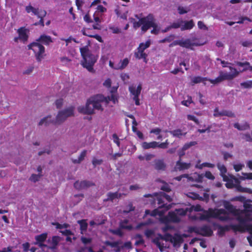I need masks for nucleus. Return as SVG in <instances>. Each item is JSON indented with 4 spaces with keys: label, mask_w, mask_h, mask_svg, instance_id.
<instances>
[{
    "label": "nucleus",
    "mask_w": 252,
    "mask_h": 252,
    "mask_svg": "<svg viewBox=\"0 0 252 252\" xmlns=\"http://www.w3.org/2000/svg\"><path fill=\"white\" fill-rule=\"evenodd\" d=\"M80 51L83 58L81 62L82 65L89 71L94 72L93 66L97 61V57L92 53L88 46L80 48Z\"/></svg>",
    "instance_id": "obj_4"
},
{
    "label": "nucleus",
    "mask_w": 252,
    "mask_h": 252,
    "mask_svg": "<svg viewBox=\"0 0 252 252\" xmlns=\"http://www.w3.org/2000/svg\"><path fill=\"white\" fill-rule=\"evenodd\" d=\"M112 137H113L114 142L115 143H116L118 146H120L119 139L117 135L116 134L114 133L113 134Z\"/></svg>",
    "instance_id": "obj_64"
},
{
    "label": "nucleus",
    "mask_w": 252,
    "mask_h": 252,
    "mask_svg": "<svg viewBox=\"0 0 252 252\" xmlns=\"http://www.w3.org/2000/svg\"><path fill=\"white\" fill-rule=\"evenodd\" d=\"M93 185V183L87 181H77L74 184V187L78 189H83Z\"/></svg>",
    "instance_id": "obj_16"
},
{
    "label": "nucleus",
    "mask_w": 252,
    "mask_h": 252,
    "mask_svg": "<svg viewBox=\"0 0 252 252\" xmlns=\"http://www.w3.org/2000/svg\"><path fill=\"white\" fill-rule=\"evenodd\" d=\"M33 69H34L33 66H30L27 68L26 70H25L23 72V74H30V73H31L32 72Z\"/></svg>",
    "instance_id": "obj_52"
},
{
    "label": "nucleus",
    "mask_w": 252,
    "mask_h": 252,
    "mask_svg": "<svg viewBox=\"0 0 252 252\" xmlns=\"http://www.w3.org/2000/svg\"><path fill=\"white\" fill-rule=\"evenodd\" d=\"M243 176L240 178L242 180H252V173H242Z\"/></svg>",
    "instance_id": "obj_46"
},
{
    "label": "nucleus",
    "mask_w": 252,
    "mask_h": 252,
    "mask_svg": "<svg viewBox=\"0 0 252 252\" xmlns=\"http://www.w3.org/2000/svg\"><path fill=\"white\" fill-rule=\"evenodd\" d=\"M152 222H153V221L152 220H149L148 222H141V223L138 224L137 225L136 228L137 229H139L141 227H142L143 226L146 225H147L148 224H150V223H151Z\"/></svg>",
    "instance_id": "obj_60"
},
{
    "label": "nucleus",
    "mask_w": 252,
    "mask_h": 252,
    "mask_svg": "<svg viewBox=\"0 0 252 252\" xmlns=\"http://www.w3.org/2000/svg\"><path fill=\"white\" fill-rule=\"evenodd\" d=\"M129 61L128 59L126 58L123 60H121L119 65L117 67H114L116 69H123L125 68L128 64Z\"/></svg>",
    "instance_id": "obj_32"
},
{
    "label": "nucleus",
    "mask_w": 252,
    "mask_h": 252,
    "mask_svg": "<svg viewBox=\"0 0 252 252\" xmlns=\"http://www.w3.org/2000/svg\"><path fill=\"white\" fill-rule=\"evenodd\" d=\"M53 224L55 225L57 229H63L64 228H67L69 226V225L66 223L61 224L59 223H53Z\"/></svg>",
    "instance_id": "obj_47"
},
{
    "label": "nucleus",
    "mask_w": 252,
    "mask_h": 252,
    "mask_svg": "<svg viewBox=\"0 0 252 252\" xmlns=\"http://www.w3.org/2000/svg\"><path fill=\"white\" fill-rule=\"evenodd\" d=\"M187 195L193 199H202V197H200L199 195L197 193L192 192H189L188 193H187Z\"/></svg>",
    "instance_id": "obj_43"
},
{
    "label": "nucleus",
    "mask_w": 252,
    "mask_h": 252,
    "mask_svg": "<svg viewBox=\"0 0 252 252\" xmlns=\"http://www.w3.org/2000/svg\"><path fill=\"white\" fill-rule=\"evenodd\" d=\"M226 116L229 117H232L234 118L235 117L234 114L230 111H227V110H222L221 111H220L218 113H215L214 114V116L217 117H220V116Z\"/></svg>",
    "instance_id": "obj_26"
},
{
    "label": "nucleus",
    "mask_w": 252,
    "mask_h": 252,
    "mask_svg": "<svg viewBox=\"0 0 252 252\" xmlns=\"http://www.w3.org/2000/svg\"><path fill=\"white\" fill-rule=\"evenodd\" d=\"M60 232L62 233V234L66 236H70L73 235L72 232L69 230H61Z\"/></svg>",
    "instance_id": "obj_61"
},
{
    "label": "nucleus",
    "mask_w": 252,
    "mask_h": 252,
    "mask_svg": "<svg viewBox=\"0 0 252 252\" xmlns=\"http://www.w3.org/2000/svg\"><path fill=\"white\" fill-rule=\"evenodd\" d=\"M234 126L239 130H245L250 129V125L247 122H245L242 125H240L239 123H235L234 125Z\"/></svg>",
    "instance_id": "obj_31"
},
{
    "label": "nucleus",
    "mask_w": 252,
    "mask_h": 252,
    "mask_svg": "<svg viewBox=\"0 0 252 252\" xmlns=\"http://www.w3.org/2000/svg\"><path fill=\"white\" fill-rule=\"evenodd\" d=\"M168 145V140H166V141L164 143H159L158 142V145L157 147H158L161 149H166L167 148Z\"/></svg>",
    "instance_id": "obj_50"
},
{
    "label": "nucleus",
    "mask_w": 252,
    "mask_h": 252,
    "mask_svg": "<svg viewBox=\"0 0 252 252\" xmlns=\"http://www.w3.org/2000/svg\"><path fill=\"white\" fill-rule=\"evenodd\" d=\"M193 211L199 212L202 211L201 206L196 205H193L189 208H186L185 209H176L174 212H169L165 219L166 221L178 222L180 220V216L186 215L188 212L191 213Z\"/></svg>",
    "instance_id": "obj_5"
},
{
    "label": "nucleus",
    "mask_w": 252,
    "mask_h": 252,
    "mask_svg": "<svg viewBox=\"0 0 252 252\" xmlns=\"http://www.w3.org/2000/svg\"><path fill=\"white\" fill-rule=\"evenodd\" d=\"M158 142L156 141H153L150 143L144 142L142 143V147L144 149H148L150 148H156L158 147Z\"/></svg>",
    "instance_id": "obj_30"
},
{
    "label": "nucleus",
    "mask_w": 252,
    "mask_h": 252,
    "mask_svg": "<svg viewBox=\"0 0 252 252\" xmlns=\"http://www.w3.org/2000/svg\"><path fill=\"white\" fill-rule=\"evenodd\" d=\"M243 138L246 141L251 142L252 141V138L249 134H245L243 136Z\"/></svg>",
    "instance_id": "obj_63"
},
{
    "label": "nucleus",
    "mask_w": 252,
    "mask_h": 252,
    "mask_svg": "<svg viewBox=\"0 0 252 252\" xmlns=\"http://www.w3.org/2000/svg\"><path fill=\"white\" fill-rule=\"evenodd\" d=\"M169 132L171 133L173 136L180 138L182 135H185L186 133L183 134L182 132V130L180 129H177L172 131H170Z\"/></svg>",
    "instance_id": "obj_39"
},
{
    "label": "nucleus",
    "mask_w": 252,
    "mask_h": 252,
    "mask_svg": "<svg viewBox=\"0 0 252 252\" xmlns=\"http://www.w3.org/2000/svg\"><path fill=\"white\" fill-rule=\"evenodd\" d=\"M128 220H125L122 221L120 223V227L122 228L126 229L127 230H131L132 228V227L131 225L128 224Z\"/></svg>",
    "instance_id": "obj_38"
},
{
    "label": "nucleus",
    "mask_w": 252,
    "mask_h": 252,
    "mask_svg": "<svg viewBox=\"0 0 252 252\" xmlns=\"http://www.w3.org/2000/svg\"><path fill=\"white\" fill-rule=\"evenodd\" d=\"M48 234L44 233L35 236V242H44L47 238Z\"/></svg>",
    "instance_id": "obj_35"
},
{
    "label": "nucleus",
    "mask_w": 252,
    "mask_h": 252,
    "mask_svg": "<svg viewBox=\"0 0 252 252\" xmlns=\"http://www.w3.org/2000/svg\"><path fill=\"white\" fill-rule=\"evenodd\" d=\"M194 45H196V44L191 42L190 39H187L185 40L182 39L181 40V46L182 47H185L186 48H189L191 46Z\"/></svg>",
    "instance_id": "obj_28"
},
{
    "label": "nucleus",
    "mask_w": 252,
    "mask_h": 252,
    "mask_svg": "<svg viewBox=\"0 0 252 252\" xmlns=\"http://www.w3.org/2000/svg\"><path fill=\"white\" fill-rule=\"evenodd\" d=\"M198 28L200 29L207 30L208 29L206 26L202 21H199L197 23Z\"/></svg>",
    "instance_id": "obj_56"
},
{
    "label": "nucleus",
    "mask_w": 252,
    "mask_h": 252,
    "mask_svg": "<svg viewBox=\"0 0 252 252\" xmlns=\"http://www.w3.org/2000/svg\"><path fill=\"white\" fill-rule=\"evenodd\" d=\"M143 45V43H141L137 48V51L134 53V56L138 59H143L145 63H147V55L144 53V51L141 49V47Z\"/></svg>",
    "instance_id": "obj_19"
},
{
    "label": "nucleus",
    "mask_w": 252,
    "mask_h": 252,
    "mask_svg": "<svg viewBox=\"0 0 252 252\" xmlns=\"http://www.w3.org/2000/svg\"><path fill=\"white\" fill-rule=\"evenodd\" d=\"M151 14H149L147 16L139 19V20L137 22L133 18H130L129 20L133 24V28L137 29L141 25H142V26H145L148 23L149 20L151 19Z\"/></svg>",
    "instance_id": "obj_14"
},
{
    "label": "nucleus",
    "mask_w": 252,
    "mask_h": 252,
    "mask_svg": "<svg viewBox=\"0 0 252 252\" xmlns=\"http://www.w3.org/2000/svg\"><path fill=\"white\" fill-rule=\"evenodd\" d=\"M74 116V108L70 107L58 112L55 119L56 125H61L68 118Z\"/></svg>",
    "instance_id": "obj_7"
},
{
    "label": "nucleus",
    "mask_w": 252,
    "mask_h": 252,
    "mask_svg": "<svg viewBox=\"0 0 252 252\" xmlns=\"http://www.w3.org/2000/svg\"><path fill=\"white\" fill-rule=\"evenodd\" d=\"M166 199L167 201L170 202L172 201L171 197L164 192H160V194L157 196V200L158 203L159 205V207L150 212L149 210L145 211V215H150L151 216H159L161 217L164 213L168 210L171 207V204L167 205L164 204V200Z\"/></svg>",
    "instance_id": "obj_3"
},
{
    "label": "nucleus",
    "mask_w": 252,
    "mask_h": 252,
    "mask_svg": "<svg viewBox=\"0 0 252 252\" xmlns=\"http://www.w3.org/2000/svg\"><path fill=\"white\" fill-rule=\"evenodd\" d=\"M244 207L246 212L239 213L237 216V219L241 224L244 223L246 221L252 220V218L249 216L248 212H252V203L250 200H246L244 202Z\"/></svg>",
    "instance_id": "obj_8"
},
{
    "label": "nucleus",
    "mask_w": 252,
    "mask_h": 252,
    "mask_svg": "<svg viewBox=\"0 0 252 252\" xmlns=\"http://www.w3.org/2000/svg\"><path fill=\"white\" fill-rule=\"evenodd\" d=\"M198 232L200 234L205 236H211L213 233L211 228L208 226H203L199 228L198 229Z\"/></svg>",
    "instance_id": "obj_20"
},
{
    "label": "nucleus",
    "mask_w": 252,
    "mask_h": 252,
    "mask_svg": "<svg viewBox=\"0 0 252 252\" xmlns=\"http://www.w3.org/2000/svg\"><path fill=\"white\" fill-rule=\"evenodd\" d=\"M241 87L248 89L252 87V81H247L246 82H242L240 83Z\"/></svg>",
    "instance_id": "obj_45"
},
{
    "label": "nucleus",
    "mask_w": 252,
    "mask_h": 252,
    "mask_svg": "<svg viewBox=\"0 0 252 252\" xmlns=\"http://www.w3.org/2000/svg\"><path fill=\"white\" fill-rule=\"evenodd\" d=\"M233 167L236 171H239L244 167V164L242 163L234 164Z\"/></svg>",
    "instance_id": "obj_48"
},
{
    "label": "nucleus",
    "mask_w": 252,
    "mask_h": 252,
    "mask_svg": "<svg viewBox=\"0 0 252 252\" xmlns=\"http://www.w3.org/2000/svg\"><path fill=\"white\" fill-rule=\"evenodd\" d=\"M203 177V176L202 174H199L198 173H194L191 175H189L187 179L189 181L200 182L202 181Z\"/></svg>",
    "instance_id": "obj_22"
},
{
    "label": "nucleus",
    "mask_w": 252,
    "mask_h": 252,
    "mask_svg": "<svg viewBox=\"0 0 252 252\" xmlns=\"http://www.w3.org/2000/svg\"><path fill=\"white\" fill-rule=\"evenodd\" d=\"M227 183L225 184L227 188L231 189L236 188L237 189L241 192H251V189L248 188H244L240 185V182L239 180L234 178V177H228L227 181H225Z\"/></svg>",
    "instance_id": "obj_12"
},
{
    "label": "nucleus",
    "mask_w": 252,
    "mask_h": 252,
    "mask_svg": "<svg viewBox=\"0 0 252 252\" xmlns=\"http://www.w3.org/2000/svg\"><path fill=\"white\" fill-rule=\"evenodd\" d=\"M174 35H171L169 37H166V38L163 39L160 42L161 43H164V42H165L166 41L170 42V41H171L174 39Z\"/></svg>",
    "instance_id": "obj_51"
},
{
    "label": "nucleus",
    "mask_w": 252,
    "mask_h": 252,
    "mask_svg": "<svg viewBox=\"0 0 252 252\" xmlns=\"http://www.w3.org/2000/svg\"><path fill=\"white\" fill-rule=\"evenodd\" d=\"M110 101H112L114 103H115L117 101V99L114 94H112L111 96L104 97V99L103 100L102 102L105 101L106 102V103H108Z\"/></svg>",
    "instance_id": "obj_42"
},
{
    "label": "nucleus",
    "mask_w": 252,
    "mask_h": 252,
    "mask_svg": "<svg viewBox=\"0 0 252 252\" xmlns=\"http://www.w3.org/2000/svg\"><path fill=\"white\" fill-rule=\"evenodd\" d=\"M63 103V100L62 99H57L55 102V105L58 109L60 108L62 106Z\"/></svg>",
    "instance_id": "obj_54"
},
{
    "label": "nucleus",
    "mask_w": 252,
    "mask_h": 252,
    "mask_svg": "<svg viewBox=\"0 0 252 252\" xmlns=\"http://www.w3.org/2000/svg\"><path fill=\"white\" fill-rule=\"evenodd\" d=\"M105 244L108 246H109L112 248L113 247H116L118 245V243L117 242H111L109 241H106L105 242Z\"/></svg>",
    "instance_id": "obj_59"
},
{
    "label": "nucleus",
    "mask_w": 252,
    "mask_h": 252,
    "mask_svg": "<svg viewBox=\"0 0 252 252\" xmlns=\"http://www.w3.org/2000/svg\"><path fill=\"white\" fill-rule=\"evenodd\" d=\"M183 238L180 235L175 234L172 237L171 243L173 244L174 247H179L180 246L181 244L183 243Z\"/></svg>",
    "instance_id": "obj_21"
},
{
    "label": "nucleus",
    "mask_w": 252,
    "mask_h": 252,
    "mask_svg": "<svg viewBox=\"0 0 252 252\" xmlns=\"http://www.w3.org/2000/svg\"><path fill=\"white\" fill-rule=\"evenodd\" d=\"M154 167L157 170H164L165 165L162 160L158 159L155 160Z\"/></svg>",
    "instance_id": "obj_34"
},
{
    "label": "nucleus",
    "mask_w": 252,
    "mask_h": 252,
    "mask_svg": "<svg viewBox=\"0 0 252 252\" xmlns=\"http://www.w3.org/2000/svg\"><path fill=\"white\" fill-rule=\"evenodd\" d=\"M229 68L231 70V72L228 73L220 71L219 76L217 78L215 79H207V80L212 84H217L224 80H232L239 75L240 72L236 68L232 66H229Z\"/></svg>",
    "instance_id": "obj_6"
},
{
    "label": "nucleus",
    "mask_w": 252,
    "mask_h": 252,
    "mask_svg": "<svg viewBox=\"0 0 252 252\" xmlns=\"http://www.w3.org/2000/svg\"><path fill=\"white\" fill-rule=\"evenodd\" d=\"M183 24L181 26V31H185L191 29L194 26V23L192 20L190 21H184L183 20Z\"/></svg>",
    "instance_id": "obj_23"
},
{
    "label": "nucleus",
    "mask_w": 252,
    "mask_h": 252,
    "mask_svg": "<svg viewBox=\"0 0 252 252\" xmlns=\"http://www.w3.org/2000/svg\"><path fill=\"white\" fill-rule=\"evenodd\" d=\"M18 32L19 33V38L20 39L23 41L27 40L28 36L27 34L26 30L24 28H21L19 29L18 31Z\"/></svg>",
    "instance_id": "obj_27"
},
{
    "label": "nucleus",
    "mask_w": 252,
    "mask_h": 252,
    "mask_svg": "<svg viewBox=\"0 0 252 252\" xmlns=\"http://www.w3.org/2000/svg\"><path fill=\"white\" fill-rule=\"evenodd\" d=\"M250 230L251 231V234L247 237V239L251 246H252V225L250 226Z\"/></svg>",
    "instance_id": "obj_62"
},
{
    "label": "nucleus",
    "mask_w": 252,
    "mask_h": 252,
    "mask_svg": "<svg viewBox=\"0 0 252 252\" xmlns=\"http://www.w3.org/2000/svg\"><path fill=\"white\" fill-rule=\"evenodd\" d=\"M36 41L40 42L45 45H49L53 42L51 36L45 34L41 35Z\"/></svg>",
    "instance_id": "obj_24"
},
{
    "label": "nucleus",
    "mask_w": 252,
    "mask_h": 252,
    "mask_svg": "<svg viewBox=\"0 0 252 252\" xmlns=\"http://www.w3.org/2000/svg\"><path fill=\"white\" fill-rule=\"evenodd\" d=\"M149 20L148 23L144 26L141 27V30L143 32H145L151 27L153 28L151 32L152 34H158L160 31V27L156 23V20L154 18L153 14H151V17Z\"/></svg>",
    "instance_id": "obj_13"
},
{
    "label": "nucleus",
    "mask_w": 252,
    "mask_h": 252,
    "mask_svg": "<svg viewBox=\"0 0 252 252\" xmlns=\"http://www.w3.org/2000/svg\"><path fill=\"white\" fill-rule=\"evenodd\" d=\"M61 241V238L59 236H54L51 239H48V242L49 244L48 248L51 250H54L57 248L59 243Z\"/></svg>",
    "instance_id": "obj_18"
},
{
    "label": "nucleus",
    "mask_w": 252,
    "mask_h": 252,
    "mask_svg": "<svg viewBox=\"0 0 252 252\" xmlns=\"http://www.w3.org/2000/svg\"><path fill=\"white\" fill-rule=\"evenodd\" d=\"M172 237L173 236L168 233H166L163 236L161 234H158L155 238L153 239V242L157 245L160 252H163L165 247L164 246L163 240L171 242Z\"/></svg>",
    "instance_id": "obj_11"
},
{
    "label": "nucleus",
    "mask_w": 252,
    "mask_h": 252,
    "mask_svg": "<svg viewBox=\"0 0 252 252\" xmlns=\"http://www.w3.org/2000/svg\"><path fill=\"white\" fill-rule=\"evenodd\" d=\"M204 176L208 179L212 180H213L215 179L214 176L209 171L206 172Z\"/></svg>",
    "instance_id": "obj_53"
},
{
    "label": "nucleus",
    "mask_w": 252,
    "mask_h": 252,
    "mask_svg": "<svg viewBox=\"0 0 252 252\" xmlns=\"http://www.w3.org/2000/svg\"><path fill=\"white\" fill-rule=\"evenodd\" d=\"M204 166H208V167H213V166L212 164L208 163H203L200 165H198V164L196 165V167L200 168V169H201Z\"/></svg>",
    "instance_id": "obj_55"
},
{
    "label": "nucleus",
    "mask_w": 252,
    "mask_h": 252,
    "mask_svg": "<svg viewBox=\"0 0 252 252\" xmlns=\"http://www.w3.org/2000/svg\"><path fill=\"white\" fill-rule=\"evenodd\" d=\"M223 205L229 213L222 209H209L208 211H204L203 214H199L198 216H195L194 219L208 221L211 218H217L220 220L226 221L230 220L233 216H235L237 219V216L239 215L238 211L228 202L224 201Z\"/></svg>",
    "instance_id": "obj_1"
},
{
    "label": "nucleus",
    "mask_w": 252,
    "mask_h": 252,
    "mask_svg": "<svg viewBox=\"0 0 252 252\" xmlns=\"http://www.w3.org/2000/svg\"><path fill=\"white\" fill-rule=\"evenodd\" d=\"M232 228L235 231H242L243 230V227L240 224L233 225Z\"/></svg>",
    "instance_id": "obj_57"
},
{
    "label": "nucleus",
    "mask_w": 252,
    "mask_h": 252,
    "mask_svg": "<svg viewBox=\"0 0 252 252\" xmlns=\"http://www.w3.org/2000/svg\"><path fill=\"white\" fill-rule=\"evenodd\" d=\"M190 166V163L183 162L180 160L178 161L175 167L176 170H182L187 169Z\"/></svg>",
    "instance_id": "obj_25"
},
{
    "label": "nucleus",
    "mask_w": 252,
    "mask_h": 252,
    "mask_svg": "<svg viewBox=\"0 0 252 252\" xmlns=\"http://www.w3.org/2000/svg\"><path fill=\"white\" fill-rule=\"evenodd\" d=\"M142 90L141 85H139L137 87V89H136L135 87L133 86H131L129 87V91L130 93L134 96L133 100L135 102V104L137 105H140L139 100L138 98V96L141 93V91Z\"/></svg>",
    "instance_id": "obj_15"
},
{
    "label": "nucleus",
    "mask_w": 252,
    "mask_h": 252,
    "mask_svg": "<svg viewBox=\"0 0 252 252\" xmlns=\"http://www.w3.org/2000/svg\"><path fill=\"white\" fill-rule=\"evenodd\" d=\"M104 99V96L102 94H97L91 97L87 100L85 106L78 107L79 112L87 115H92L94 113V109L102 111L103 109L100 104Z\"/></svg>",
    "instance_id": "obj_2"
},
{
    "label": "nucleus",
    "mask_w": 252,
    "mask_h": 252,
    "mask_svg": "<svg viewBox=\"0 0 252 252\" xmlns=\"http://www.w3.org/2000/svg\"><path fill=\"white\" fill-rule=\"evenodd\" d=\"M78 223L80 225V229L81 230V233H83L84 231H85L87 228L88 224L86 222V220H82L78 221Z\"/></svg>",
    "instance_id": "obj_37"
},
{
    "label": "nucleus",
    "mask_w": 252,
    "mask_h": 252,
    "mask_svg": "<svg viewBox=\"0 0 252 252\" xmlns=\"http://www.w3.org/2000/svg\"><path fill=\"white\" fill-rule=\"evenodd\" d=\"M183 20L178 19L177 22L173 23L170 27L171 29H178L180 28L181 29L182 24H183Z\"/></svg>",
    "instance_id": "obj_41"
},
{
    "label": "nucleus",
    "mask_w": 252,
    "mask_h": 252,
    "mask_svg": "<svg viewBox=\"0 0 252 252\" xmlns=\"http://www.w3.org/2000/svg\"><path fill=\"white\" fill-rule=\"evenodd\" d=\"M26 10L27 13L32 12L35 15L40 18V20L38 22L34 24V25L37 26L40 25L42 27L44 26L43 18L46 15L47 12L45 10L39 9V8H35L31 5L27 6L26 7Z\"/></svg>",
    "instance_id": "obj_9"
},
{
    "label": "nucleus",
    "mask_w": 252,
    "mask_h": 252,
    "mask_svg": "<svg viewBox=\"0 0 252 252\" xmlns=\"http://www.w3.org/2000/svg\"><path fill=\"white\" fill-rule=\"evenodd\" d=\"M55 120L51 119V116L48 115L45 117L41 119L38 124V126H42L44 125L45 126H48L50 124H53L56 125L55 123Z\"/></svg>",
    "instance_id": "obj_17"
},
{
    "label": "nucleus",
    "mask_w": 252,
    "mask_h": 252,
    "mask_svg": "<svg viewBox=\"0 0 252 252\" xmlns=\"http://www.w3.org/2000/svg\"><path fill=\"white\" fill-rule=\"evenodd\" d=\"M50 153H51V150L50 149V147H49L48 148H46V149H44L42 151H39L38 153V156H46V155H49Z\"/></svg>",
    "instance_id": "obj_44"
},
{
    "label": "nucleus",
    "mask_w": 252,
    "mask_h": 252,
    "mask_svg": "<svg viewBox=\"0 0 252 252\" xmlns=\"http://www.w3.org/2000/svg\"><path fill=\"white\" fill-rule=\"evenodd\" d=\"M235 63H236V65H237L239 66H248V67L244 68V69L241 71V72L245 71L248 70L252 71V66H251L250 63L248 62H245L244 63L236 62H235Z\"/></svg>",
    "instance_id": "obj_33"
},
{
    "label": "nucleus",
    "mask_w": 252,
    "mask_h": 252,
    "mask_svg": "<svg viewBox=\"0 0 252 252\" xmlns=\"http://www.w3.org/2000/svg\"><path fill=\"white\" fill-rule=\"evenodd\" d=\"M108 198L107 200H110L113 201L116 198H119L121 196V193H119L117 192L112 193L109 192L107 194Z\"/></svg>",
    "instance_id": "obj_36"
},
{
    "label": "nucleus",
    "mask_w": 252,
    "mask_h": 252,
    "mask_svg": "<svg viewBox=\"0 0 252 252\" xmlns=\"http://www.w3.org/2000/svg\"><path fill=\"white\" fill-rule=\"evenodd\" d=\"M178 10L180 14L187 13L188 11V10L185 9L183 7L180 6L178 7Z\"/></svg>",
    "instance_id": "obj_58"
},
{
    "label": "nucleus",
    "mask_w": 252,
    "mask_h": 252,
    "mask_svg": "<svg viewBox=\"0 0 252 252\" xmlns=\"http://www.w3.org/2000/svg\"><path fill=\"white\" fill-rule=\"evenodd\" d=\"M81 241L84 244H90L91 243L92 239L91 238H86L85 237H81Z\"/></svg>",
    "instance_id": "obj_49"
},
{
    "label": "nucleus",
    "mask_w": 252,
    "mask_h": 252,
    "mask_svg": "<svg viewBox=\"0 0 252 252\" xmlns=\"http://www.w3.org/2000/svg\"><path fill=\"white\" fill-rule=\"evenodd\" d=\"M218 169L220 172V175L222 177L224 181H227L228 176L225 174L226 173V169L225 167L220 163L218 164Z\"/></svg>",
    "instance_id": "obj_29"
},
{
    "label": "nucleus",
    "mask_w": 252,
    "mask_h": 252,
    "mask_svg": "<svg viewBox=\"0 0 252 252\" xmlns=\"http://www.w3.org/2000/svg\"><path fill=\"white\" fill-rule=\"evenodd\" d=\"M42 176V174L38 173V174H32L30 177L29 180L33 183L38 181L40 178Z\"/></svg>",
    "instance_id": "obj_40"
},
{
    "label": "nucleus",
    "mask_w": 252,
    "mask_h": 252,
    "mask_svg": "<svg viewBox=\"0 0 252 252\" xmlns=\"http://www.w3.org/2000/svg\"><path fill=\"white\" fill-rule=\"evenodd\" d=\"M28 47L29 49H31L34 52L37 61L40 62L44 58L43 55L45 52L44 46L38 42H33L29 44Z\"/></svg>",
    "instance_id": "obj_10"
}]
</instances>
